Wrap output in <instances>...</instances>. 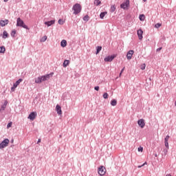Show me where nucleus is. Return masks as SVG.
I'll return each mask as SVG.
<instances>
[{"mask_svg": "<svg viewBox=\"0 0 176 176\" xmlns=\"http://www.w3.org/2000/svg\"><path fill=\"white\" fill-rule=\"evenodd\" d=\"M54 73H50V74H46L45 76L38 77L35 79V83H42V82H45L46 80H49L50 79V76H53Z\"/></svg>", "mask_w": 176, "mask_h": 176, "instance_id": "f257e3e1", "label": "nucleus"}, {"mask_svg": "<svg viewBox=\"0 0 176 176\" xmlns=\"http://www.w3.org/2000/svg\"><path fill=\"white\" fill-rule=\"evenodd\" d=\"M72 10H74V14H79L82 11V6H80V4L79 3H76L73 6Z\"/></svg>", "mask_w": 176, "mask_h": 176, "instance_id": "f03ea898", "label": "nucleus"}, {"mask_svg": "<svg viewBox=\"0 0 176 176\" xmlns=\"http://www.w3.org/2000/svg\"><path fill=\"white\" fill-rule=\"evenodd\" d=\"M16 27H22V28H25V30H28V26L24 23V21L21 20V18H18L16 20Z\"/></svg>", "mask_w": 176, "mask_h": 176, "instance_id": "7ed1b4c3", "label": "nucleus"}, {"mask_svg": "<svg viewBox=\"0 0 176 176\" xmlns=\"http://www.w3.org/2000/svg\"><path fill=\"white\" fill-rule=\"evenodd\" d=\"M129 6H130V0H126L124 3H122L120 5L121 9H124V10L129 9Z\"/></svg>", "mask_w": 176, "mask_h": 176, "instance_id": "20e7f679", "label": "nucleus"}, {"mask_svg": "<svg viewBox=\"0 0 176 176\" xmlns=\"http://www.w3.org/2000/svg\"><path fill=\"white\" fill-rule=\"evenodd\" d=\"M9 142H10V140H9V139H5L0 144V149H3V148H6V146L9 145Z\"/></svg>", "mask_w": 176, "mask_h": 176, "instance_id": "39448f33", "label": "nucleus"}, {"mask_svg": "<svg viewBox=\"0 0 176 176\" xmlns=\"http://www.w3.org/2000/svg\"><path fill=\"white\" fill-rule=\"evenodd\" d=\"M99 175H105V173H107V169L104 166H100L98 171Z\"/></svg>", "mask_w": 176, "mask_h": 176, "instance_id": "423d86ee", "label": "nucleus"}, {"mask_svg": "<svg viewBox=\"0 0 176 176\" xmlns=\"http://www.w3.org/2000/svg\"><path fill=\"white\" fill-rule=\"evenodd\" d=\"M138 124L141 127V129H144L145 127V120L144 119H140L138 121Z\"/></svg>", "mask_w": 176, "mask_h": 176, "instance_id": "0eeeda50", "label": "nucleus"}, {"mask_svg": "<svg viewBox=\"0 0 176 176\" xmlns=\"http://www.w3.org/2000/svg\"><path fill=\"white\" fill-rule=\"evenodd\" d=\"M36 116H37L36 112H32V113H30V114L29 115L28 118H29L30 120H34L36 119Z\"/></svg>", "mask_w": 176, "mask_h": 176, "instance_id": "6e6552de", "label": "nucleus"}, {"mask_svg": "<svg viewBox=\"0 0 176 176\" xmlns=\"http://www.w3.org/2000/svg\"><path fill=\"white\" fill-rule=\"evenodd\" d=\"M115 57H116V56H115V55L109 56L104 58V61L106 63H109L111 61H113V58H115Z\"/></svg>", "mask_w": 176, "mask_h": 176, "instance_id": "1a4fd4ad", "label": "nucleus"}, {"mask_svg": "<svg viewBox=\"0 0 176 176\" xmlns=\"http://www.w3.org/2000/svg\"><path fill=\"white\" fill-rule=\"evenodd\" d=\"M133 54H134L133 50H129L126 54V58L127 60H131L133 57Z\"/></svg>", "mask_w": 176, "mask_h": 176, "instance_id": "9d476101", "label": "nucleus"}, {"mask_svg": "<svg viewBox=\"0 0 176 176\" xmlns=\"http://www.w3.org/2000/svg\"><path fill=\"white\" fill-rule=\"evenodd\" d=\"M137 34H138V36L140 39V41H142V38H144L142 36V34H144V32L142 31V30H138V32H137Z\"/></svg>", "mask_w": 176, "mask_h": 176, "instance_id": "9b49d317", "label": "nucleus"}, {"mask_svg": "<svg viewBox=\"0 0 176 176\" xmlns=\"http://www.w3.org/2000/svg\"><path fill=\"white\" fill-rule=\"evenodd\" d=\"M7 24H9V20H1L0 21V25L1 27H5V25H7Z\"/></svg>", "mask_w": 176, "mask_h": 176, "instance_id": "f8f14e48", "label": "nucleus"}, {"mask_svg": "<svg viewBox=\"0 0 176 176\" xmlns=\"http://www.w3.org/2000/svg\"><path fill=\"white\" fill-rule=\"evenodd\" d=\"M56 111L58 113V115H63V111H61V107L58 104L56 107Z\"/></svg>", "mask_w": 176, "mask_h": 176, "instance_id": "ddd939ff", "label": "nucleus"}, {"mask_svg": "<svg viewBox=\"0 0 176 176\" xmlns=\"http://www.w3.org/2000/svg\"><path fill=\"white\" fill-rule=\"evenodd\" d=\"M54 23H56V21L55 20H52V21H50L45 22V24L47 27H50V25H53V24H54Z\"/></svg>", "mask_w": 176, "mask_h": 176, "instance_id": "4468645a", "label": "nucleus"}, {"mask_svg": "<svg viewBox=\"0 0 176 176\" xmlns=\"http://www.w3.org/2000/svg\"><path fill=\"white\" fill-rule=\"evenodd\" d=\"M8 105V100H6L4 102V104L1 106V109H0V111L2 112V111H3L4 109H6V106Z\"/></svg>", "mask_w": 176, "mask_h": 176, "instance_id": "2eb2a0df", "label": "nucleus"}, {"mask_svg": "<svg viewBox=\"0 0 176 176\" xmlns=\"http://www.w3.org/2000/svg\"><path fill=\"white\" fill-rule=\"evenodd\" d=\"M21 82H23V79L20 78L15 83H14V87H17L19 86V85H20V83H21Z\"/></svg>", "mask_w": 176, "mask_h": 176, "instance_id": "dca6fc26", "label": "nucleus"}, {"mask_svg": "<svg viewBox=\"0 0 176 176\" xmlns=\"http://www.w3.org/2000/svg\"><path fill=\"white\" fill-rule=\"evenodd\" d=\"M68 65H69V60H65L64 62H63L64 68H67V67H68Z\"/></svg>", "mask_w": 176, "mask_h": 176, "instance_id": "f3484780", "label": "nucleus"}, {"mask_svg": "<svg viewBox=\"0 0 176 176\" xmlns=\"http://www.w3.org/2000/svg\"><path fill=\"white\" fill-rule=\"evenodd\" d=\"M117 104H118V101L115 99L111 101V105H112V107H116Z\"/></svg>", "mask_w": 176, "mask_h": 176, "instance_id": "a211bd4d", "label": "nucleus"}, {"mask_svg": "<svg viewBox=\"0 0 176 176\" xmlns=\"http://www.w3.org/2000/svg\"><path fill=\"white\" fill-rule=\"evenodd\" d=\"M60 46L62 47H65V46H67V41L66 40H63L61 42H60Z\"/></svg>", "mask_w": 176, "mask_h": 176, "instance_id": "6ab92c4d", "label": "nucleus"}, {"mask_svg": "<svg viewBox=\"0 0 176 176\" xmlns=\"http://www.w3.org/2000/svg\"><path fill=\"white\" fill-rule=\"evenodd\" d=\"M107 14H108L107 12H101L100 14V19H104V17H105V16H107Z\"/></svg>", "mask_w": 176, "mask_h": 176, "instance_id": "aec40b11", "label": "nucleus"}, {"mask_svg": "<svg viewBox=\"0 0 176 176\" xmlns=\"http://www.w3.org/2000/svg\"><path fill=\"white\" fill-rule=\"evenodd\" d=\"M9 34H8V32L6 30L3 32V39H6V38H8Z\"/></svg>", "mask_w": 176, "mask_h": 176, "instance_id": "412c9836", "label": "nucleus"}, {"mask_svg": "<svg viewBox=\"0 0 176 176\" xmlns=\"http://www.w3.org/2000/svg\"><path fill=\"white\" fill-rule=\"evenodd\" d=\"M115 10H116V6L115 5L111 6V8H110V12L111 13H113V12H115Z\"/></svg>", "mask_w": 176, "mask_h": 176, "instance_id": "4be33fe9", "label": "nucleus"}, {"mask_svg": "<svg viewBox=\"0 0 176 176\" xmlns=\"http://www.w3.org/2000/svg\"><path fill=\"white\" fill-rule=\"evenodd\" d=\"M6 52V48H5V46L0 47V53H5Z\"/></svg>", "mask_w": 176, "mask_h": 176, "instance_id": "5701e85b", "label": "nucleus"}, {"mask_svg": "<svg viewBox=\"0 0 176 176\" xmlns=\"http://www.w3.org/2000/svg\"><path fill=\"white\" fill-rule=\"evenodd\" d=\"M100 4H101V1H100V0H95L94 1V5H96V6H98Z\"/></svg>", "mask_w": 176, "mask_h": 176, "instance_id": "b1692460", "label": "nucleus"}, {"mask_svg": "<svg viewBox=\"0 0 176 176\" xmlns=\"http://www.w3.org/2000/svg\"><path fill=\"white\" fill-rule=\"evenodd\" d=\"M139 19H140V21H144V20H145V15L140 14L139 16Z\"/></svg>", "mask_w": 176, "mask_h": 176, "instance_id": "393cba45", "label": "nucleus"}, {"mask_svg": "<svg viewBox=\"0 0 176 176\" xmlns=\"http://www.w3.org/2000/svg\"><path fill=\"white\" fill-rule=\"evenodd\" d=\"M102 49V47L101 46H98L97 50H96V54H98L101 52V50Z\"/></svg>", "mask_w": 176, "mask_h": 176, "instance_id": "a878e982", "label": "nucleus"}, {"mask_svg": "<svg viewBox=\"0 0 176 176\" xmlns=\"http://www.w3.org/2000/svg\"><path fill=\"white\" fill-rule=\"evenodd\" d=\"M83 20L84 21H89V20H90V17L89 16V15H86L83 17Z\"/></svg>", "mask_w": 176, "mask_h": 176, "instance_id": "bb28decb", "label": "nucleus"}, {"mask_svg": "<svg viewBox=\"0 0 176 176\" xmlns=\"http://www.w3.org/2000/svg\"><path fill=\"white\" fill-rule=\"evenodd\" d=\"M47 39V36H44L43 37H42L41 42H45V41Z\"/></svg>", "mask_w": 176, "mask_h": 176, "instance_id": "cd10ccee", "label": "nucleus"}, {"mask_svg": "<svg viewBox=\"0 0 176 176\" xmlns=\"http://www.w3.org/2000/svg\"><path fill=\"white\" fill-rule=\"evenodd\" d=\"M168 140H170V135H166L164 139V142H168Z\"/></svg>", "mask_w": 176, "mask_h": 176, "instance_id": "c85d7f7f", "label": "nucleus"}, {"mask_svg": "<svg viewBox=\"0 0 176 176\" xmlns=\"http://www.w3.org/2000/svg\"><path fill=\"white\" fill-rule=\"evenodd\" d=\"M155 27V28H160V27H162V23H156Z\"/></svg>", "mask_w": 176, "mask_h": 176, "instance_id": "c756f323", "label": "nucleus"}, {"mask_svg": "<svg viewBox=\"0 0 176 176\" xmlns=\"http://www.w3.org/2000/svg\"><path fill=\"white\" fill-rule=\"evenodd\" d=\"M58 24H60V25H63V24H64V21H63V19H59L58 21Z\"/></svg>", "mask_w": 176, "mask_h": 176, "instance_id": "7c9ffc66", "label": "nucleus"}, {"mask_svg": "<svg viewBox=\"0 0 176 176\" xmlns=\"http://www.w3.org/2000/svg\"><path fill=\"white\" fill-rule=\"evenodd\" d=\"M15 35H16V30H14L12 31L11 36L14 37Z\"/></svg>", "mask_w": 176, "mask_h": 176, "instance_id": "2f4dec72", "label": "nucleus"}, {"mask_svg": "<svg viewBox=\"0 0 176 176\" xmlns=\"http://www.w3.org/2000/svg\"><path fill=\"white\" fill-rule=\"evenodd\" d=\"M108 93H104V94H103V98H104V99H107V98H108Z\"/></svg>", "mask_w": 176, "mask_h": 176, "instance_id": "473e14b6", "label": "nucleus"}, {"mask_svg": "<svg viewBox=\"0 0 176 176\" xmlns=\"http://www.w3.org/2000/svg\"><path fill=\"white\" fill-rule=\"evenodd\" d=\"M146 164H148V163L147 162H144L142 166H138V168H141V167H144V166H145Z\"/></svg>", "mask_w": 176, "mask_h": 176, "instance_id": "72a5a7b5", "label": "nucleus"}, {"mask_svg": "<svg viewBox=\"0 0 176 176\" xmlns=\"http://www.w3.org/2000/svg\"><path fill=\"white\" fill-rule=\"evenodd\" d=\"M138 152H142V151H144V148H142V147H139L138 148Z\"/></svg>", "mask_w": 176, "mask_h": 176, "instance_id": "f704fd0d", "label": "nucleus"}, {"mask_svg": "<svg viewBox=\"0 0 176 176\" xmlns=\"http://www.w3.org/2000/svg\"><path fill=\"white\" fill-rule=\"evenodd\" d=\"M12 122L8 123V125H7V129H9L10 127H12Z\"/></svg>", "mask_w": 176, "mask_h": 176, "instance_id": "c9c22d12", "label": "nucleus"}, {"mask_svg": "<svg viewBox=\"0 0 176 176\" xmlns=\"http://www.w3.org/2000/svg\"><path fill=\"white\" fill-rule=\"evenodd\" d=\"M95 90H96V91H98V90H100V87L96 86L94 87Z\"/></svg>", "mask_w": 176, "mask_h": 176, "instance_id": "e433bc0d", "label": "nucleus"}, {"mask_svg": "<svg viewBox=\"0 0 176 176\" xmlns=\"http://www.w3.org/2000/svg\"><path fill=\"white\" fill-rule=\"evenodd\" d=\"M165 144V146L166 148H167V149H168L169 146H168V142H164Z\"/></svg>", "mask_w": 176, "mask_h": 176, "instance_id": "4c0bfd02", "label": "nucleus"}, {"mask_svg": "<svg viewBox=\"0 0 176 176\" xmlns=\"http://www.w3.org/2000/svg\"><path fill=\"white\" fill-rule=\"evenodd\" d=\"M141 69H145V64L141 65Z\"/></svg>", "mask_w": 176, "mask_h": 176, "instance_id": "58836bf2", "label": "nucleus"}, {"mask_svg": "<svg viewBox=\"0 0 176 176\" xmlns=\"http://www.w3.org/2000/svg\"><path fill=\"white\" fill-rule=\"evenodd\" d=\"M123 71H124V67H123V69L121 70L120 73V76H122V74H123Z\"/></svg>", "mask_w": 176, "mask_h": 176, "instance_id": "ea45409f", "label": "nucleus"}, {"mask_svg": "<svg viewBox=\"0 0 176 176\" xmlns=\"http://www.w3.org/2000/svg\"><path fill=\"white\" fill-rule=\"evenodd\" d=\"M14 89H16V87H14V85H13V87L11 88L12 91H14Z\"/></svg>", "mask_w": 176, "mask_h": 176, "instance_id": "a19ab883", "label": "nucleus"}, {"mask_svg": "<svg viewBox=\"0 0 176 176\" xmlns=\"http://www.w3.org/2000/svg\"><path fill=\"white\" fill-rule=\"evenodd\" d=\"M160 50H162V47H160V48L157 49V52H160Z\"/></svg>", "mask_w": 176, "mask_h": 176, "instance_id": "79ce46f5", "label": "nucleus"}, {"mask_svg": "<svg viewBox=\"0 0 176 176\" xmlns=\"http://www.w3.org/2000/svg\"><path fill=\"white\" fill-rule=\"evenodd\" d=\"M41 139H38V142H37V144H39V142H41Z\"/></svg>", "mask_w": 176, "mask_h": 176, "instance_id": "37998d69", "label": "nucleus"}, {"mask_svg": "<svg viewBox=\"0 0 176 176\" xmlns=\"http://www.w3.org/2000/svg\"><path fill=\"white\" fill-rule=\"evenodd\" d=\"M8 1H9V0H4V2H8Z\"/></svg>", "mask_w": 176, "mask_h": 176, "instance_id": "c03bdc74", "label": "nucleus"}, {"mask_svg": "<svg viewBox=\"0 0 176 176\" xmlns=\"http://www.w3.org/2000/svg\"><path fill=\"white\" fill-rule=\"evenodd\" d=\"M144 1V2H146V0H143Z\"/></svg>", "mask_w": 176, "mask_h": 176, "instance_id": "a18cd8bd", "label": "nucleus"}, {"mask_svg": "<svg viewBox=\"0 0 176 176\" xmlns=\"http://www.w3.org/2000/svg\"><path fill=\"white\" fill-rule=\"evenodd\" d=\"M14 142V140H12V142Z\"/></svg>", "mask_w": 176, "mask_h": 176, "instance_id": "49530a36", "label": "nucleus"}, {"mask_svg": "<svg viewBox=\"0 0 176 176\" xmlns=\"http://www.w3.org/2000/svg\"><path fill=\"white\" fill-rule=\"evenodd\" d=\"M55 1H57V0H55Z\"/></svg>", "mask_w": 176, "mask_h": 176, "instance_id": "de8ad7c7", "label": "nucleus"}]
</instances>
